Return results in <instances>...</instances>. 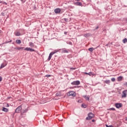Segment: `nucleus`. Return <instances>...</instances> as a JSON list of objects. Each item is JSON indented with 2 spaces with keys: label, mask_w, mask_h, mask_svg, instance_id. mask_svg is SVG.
Listing matches in <instances>:
<instances>
[{
  "label": "nucleus",
  "mask_w": 127,
  "mask_h": 127,
  "mask_svg": "<svg viewBox=\"0 0 127 127\" xmlns=\"http://www.w3.org/2000/svg\"><path fill=\"white\" fill-rule=\"evenodd\" d=\"M45 77H47V78H49V77H51V75H49V74H47Z\"/></svg>",
  "instance_id": "2f4dec72"
},
{
  "label": "nucleus",
  "mask_w": 127,
  "mask_h": 127,
  "mask_svg": "<svg viewBox=\"0 0 127 127\" xmlns=\"http://www.w3.org/2000/svg\"><path fill=\"white\" fill-rule=\"evenodd\" d=\"M77 0V1H79V0Z\"/></svg>",
  "instance_id": "de8ad7c7"
},
{
  "label": "nucleus",
  "mask_w": 127,
  "mask_h": 127,
  "mask_svg": "<svg viewBox=\"0 0 127 127\" xmlns=\"http://www.w3.org/2000/svg\"><path fill=\"white\" fill-rule=\"evenodd\" d=\"M5 107H6V108H8V107H9V105L8 104L6 103Z\"/></svg>",
  "instance_id": "72a5a7b5"
},
{
  "label": "nucleus",
  "mask_w": 127,
  "mask_h": 127,
  "mask_svg": "<svg viewBox=\"0 0 127 127\" xmlns=\"http://www.w3.org/2000/svg\"><path fill=\"white\" fill-rule=\"evenodd\" d=\"M126 20L127 21V18L126 19Z\"/></svg>",
  "instance_id": "8fccbe9b"
},
{
  "label": "nucleus",
  "mask_w": 127,
  "mask_h": 127,
  "mask_svg": "<svg viewBox=\"0 0 127 127\" xmlns=\"http://www.w3.org/2000/svg\"><path fill=\"white\" fill-rule=\"evenodd\" d=\"M71 55H68V56H67V57H68V58H70V57H71Z\"/></svg>",
  "instance_id": "ea45409f"
},
{
  "label": "nucleus",
  "mask_w": 127,
  "mask_h": 127,
  "mask_svg": "<svg viewBox=\"0 0 127 127\" xmlns=\"http://www.w3.org/2000/svg\"><path fill=\"white\" fill-rule=\"evenodd\" d=\"M6 65V63H3V64H1V66L0 67V69H2V68H3L4 67H5V65Z\"/></svg>",
  "instance_id": "4468645a"
},
{
  "label": "nucleus",
  "mask_w": 127,
  "mask_h": 127,
  "mask_svg": "<svg viewBox=\"0 0 127 127\" xmlns=\"http://www.w3.org/2000/svg\"><path fill=\"white\" fill-rule=\"evenodd\" d=\"M27 112H28V108H27L24 110H22L20 113L21 117H23V116H25V114H26Z\"/></svg>",
  "instance_id": "39448f33"
},
{
  "label": "nucleus",
  "mask_w": 127,
  "mask_h": 127,
  "mask_svg": "<svg viewBox=\"0 0 127 127\" xmlns=\"http://www.w3.org/2000/svg\"><path fill=\"white\" fill-rule=\"evenodd\" d=\"M2 4H6H6H7V3H6V2H5L4 1H3Z\"/></svg>",
  "instance_id": "e433bc0d"
},
{
  "label": "nucleus",
  "mask_w": 127,
  "mask_h": 127,
  "mask_svg": "<svg viewBox=\"0 0 127 127\" xmlns=\"http://www.w3.org/2000/svg\"><path fill=\"white\" fill-rule=\"evenodd\" d=\"M71 85H80V81L79 80H76V81H74L73 82L71 83Z\"/></svg>",
  "instance_id": "6e6552de"
},
{
  "label": "nucleus",
  "mask_w": 127,
  "mask_h": 127,
  "mask_svg": "<svg viewBox=\"0 0 127 127\" xmlns=\"http://www.w3.org/2000/svg\"><path fill=\"white\" fill-rule=\"evenodd\" d=\"M2 111V112H5L6 113H7V112H8V109L3 107Z\"/></svg>",
  "instance_id": "2eb2a0df"
},
{
  "label": "nucleus",
  "mask_w": 127,
  "mask_h": 127,
  "mask_svg": "<svg viewBox=\"0 0 127 127\" xmlns=\"http://www.w3.org/2000/svg\"><path fill=\"white\" fill-rule=\"evenodd\" d=\"M29 46L30 47H34V44H33V43H32V42H30L29 43Z\"/></svg>",
  "instance_id": "412c9836"
},
{
  "label": "nucleus",
  "mask_w": 127,
  "mask_h": 127,
  "mask_svg": "<svg viewBox=\"0 0 127 127\" xmlns=\"http://www.w3.org/2000/svg\"><path fill=\"white\" fill-rule=\"evenodd\" d=\"M98 28H99V26L96 27L95 29V30H97V29H98Z\"/></svg>",
  "instance_id": "a19ab883"
},
{
  "label": "nucleus",
  "mask_w": 127,
  "mask_h": 127,
  "mask_svg": "<svg viewBox=\"0 0 127 127\" xmlns=\"http://www.w3.org/2000/svg\"><path fill=\"white\" fill-rule=\"evenodd\" d=\"M61 12V9L59 8H56L55 9V13H56L57 14L59 13L60 12Z\"/></svg>",
  "instance_id": "9b49d317"
},
{
  "label": "nucleus",
  "mask_w": 127,
  "mask_h": 127,
  "mask_svg": "<svg viewBox=\"0 0 127 127\" xmlns=\"http://www.w3.org/2000/svg\"><path fill=\"white\" fill-rule=\"evenodd\" d=\"M74 4H75V5H79V6H82V3L81 2H74Z\"/></svg>",
  "instance_id": "f8f14e48"
},
{
  "label": "nucleus",
  "mask_w": 127,
  "mask_h": 127,
  "mask_svg": "<svg viewBox=\"0 0 127 127\" xmlns=\"http://www.w3.org/2000/svg\"><path fill=\"white\" fill-rule=\"evenodd\" d=\"M126 121H127V119H126Z\"/></svg>",
  "instance_id": "09e8293b"
},
{
  "label": "nucleus",
  "mask_w": 127,
  "mask_h": 127,
  "mask_svg": "<svg viewBox=\"0 0 127 127\" xmlns=\"http://www.w3.org/2000/svg\"><path fill=\"white\" fill-rule=\"evenodd\" d=\"M3 2V1L0 0V3H2Z\"/></svg>",
  "instance_id": "79ce46f5"
},
{
  "label": "nucleus",
  "mask_w": 127,
  "mask_h": 127,
  "mask_svg": "<svg viewBox=\"0 0 127 127\" xmlns=\"http://www.w3.org/2000/svg\"><path fill=\"white\" fill-rule=\"evenodd\" d=\"M110 111H116V109L112 108L110 109Z\"/></svg>",
  "instance_id": "7c9ffc66"
},
{
  "label": "nucleus",
  "mask_w": 127,
  "mask_h": 127,
  "mask_svg": "<svg viewBox=\"0 0 127 127\" xmlns=\"http://www.w3.org/2000/svg\"><path fill=\"white\" fill-rule=\"evenodd\" d=\"M104 83H105V84H110V83H111V80H106L105 81H104Z\"/></svg>",
  "instance_id": "f3484780"
},
{
  "label": "nucleus",
  "mask_w": 127,
  "mask_h": 127,
  "mask_svg": "<svg viewBox=\"0 0 127 127\" xmlns=\"http://www.w3.org/2000/svg\"><path fill=\"white\" fill-rule=\"evenodd\" d=\"M12 40H10L9 42H12Z\"/></svg>",
  "instance_id": "49530a36"
},
{
  "label": "nucleus",
  "mask_w": 127,
  "mask_h": 127,
  "mask_svg": "<svg viewBox=\"0 0 127 127\" xmlns=\"http://www.w3.org/2000/svg\"><path fill=\"white\" fill-rule=\"evenodd\" d=\"M1 33H2V31L0 30V36H1Z\"/></svg>",
  "instance_id": "c9c22d12"
},
{
  "label": "nucleus",
  "mask_w": 127,
  "mask_h": 127,
  "mask_svg": "<svg viewBox=\"0 0 127 127\" xmlns=\"http://www.w3.org/2000/svg\"><path fill=\"white\" fill-rule=\"evenodd\" d=\"M83 98H84V99H85V100H87V101H89L90 100L89 97L87 96L86 95H84Z\"/></svg>",
  "instance_id": "aec40b11"
},
{
  "label": "nucleus",
  "mask_w": 127,
  "mask_h": 127,
  "mask_svg": "<svg viewBox=\"0 0 127 127\" xmlns=\"http://www.w3.org/2000/svg\"><path fill=\"white\" fill-rule=\"evenodd\" d=\"M62 20H64V22H66L67 21H68V19L67 18H64V19H63Z\"/></svg>",
  "instance_id": "c85d7f7f"
},
{
  "label": "nucleus",
  "mask_w": 127,
  "mask_h": 127,
  "mask_svg": "<svg viewBox=\"0 0 127 127\" xmlns=\"http://www.w3.org/2000/svg\"><path fill=\"white\" fill-rule=\"evenodd\" d=\"M83 74L85 75H89V73H87V72H84Z\"/></svg>",
  "instance_id": "4c0bfd02"
},
{
  "label": "nucleus",
  "mask_w": 127,
  "mask_h": 127,
  "mask_svg": "<svg viewBox=\"0 0 127 127\" xmlns=\"http://www.w3.org/2000/svg\"><path fill=\"white\" fill-rule=\"evenodd\" d=\"M111 81L112 82H115V81H116V78H111Z\"/></svg>",
  "instance_id": "c756f323"
},
{
  "label": "nucleus",
  "mask_w": 127,
  "mask_h": 127,
  "mask_svg": "<svg viewBox=\"0 0 127 127\" xmlns=\"http://www.w3.org/2000/svg\"><path fill=\"white\" fill-rule=\"evenodd\" d=\"M90 33H87V34H85L83 35V36L84 37H89V36H90Z\"/></svg>",
  "instance_id": "5701e85b"
},
{
  "label": "nucleus",
  "mask_w": 127,
  "mask_h": 127,
  "mask_svg": "<svg viewBox=\"0 0 127 127\" xmlns=\"http://www.w3.org/2000/svg\"><path fill=\"white\" fill-rule=\"evenodd\" d=\"M14 49L15 50H20V49H23V47H18L15 48Z\"/></svg>",
  "instance_id": "a211bd4d"
},
{
  "label": "nucleus",
  "mask_w": 127,
  "mask_h": 127,
  "mask_svg": "<svg viewBox=\"0 0 127 127\" xmlns=\"http://www.w3.org/2000/svg\"><path fill=\"white\" fill-rule=\"evenodd\" d=\"M115 107H116L117 109H120V108H122L123 107V104L122 103H116Z\"/></svg>",
  "instance_id": "1a4fd4ad"
},
{
  "label": "nucleus",
  "mask_w": 127,
  "mask_h": 127,
  "mask_svg": "<svg viewBox=\"0 0 127 127\" xmlns=\"http://www.w3.org/2000/svg\"><path fill=\"white\" fill-rule=\"evenodd\" d=\"M87 1H88V2L91 1V0H86Z\"/></svg>",
  "instance_id": "c03bdc74"
},
{
  "label": "nucleus",
  "mask_w": 127,
  "mask_h": 127,
  "mask_svg": "<svg viewBox=\"0 0 127 127\" xmlns=\"http://www.w3.org/2000/svg\"><path fill=\"white\" fill-rule=\"evenodd\" d=\"M67 44H69V45H73V44L71 42H67Z\"/></svg>",
  "instance_id": "cd10ccee"
},
{
  "label": "nucleus",
  "mask_w": 127,
  "mask_h": 127,
  "mask_svg": "<svg viewBox=\"0 0 127 127\" xmlns=\"http://www.w3.org/2000/svg\"><path fill=\"white\" fill-rule=\"evenodd\" d=\"M88 117L86 118V120L87 121H90V120H92V119H93V118H94L95 117V115H94V114H92V113H89L88 114Z\"/></svg>",
  "instance_id": "7ed1b4c3"
},
{
  "label": "nucleus",
  "mask_w": 127,
  "mask_h": 127,
  "mask_svg": "<svg viewBox=\"0 0 127 127\" xmlns=\"http://www.w3.org/2000/svg\"><path fill=\"white\" fill-rule=\"evenodd\" d=\"M89 51H90V52H93L94 51V48H90L88 49Z\"/></svg>",
  "instance_id": "a878e982"
},
{
  "label": "nucleus",
  "mask_w": 127,
  "mask_h": 127,
  "mask_svg": "<svg viewBox=\"0 0 127 127\" xmlns=\"http://www.w3.org/2000/svg\"><path fill=\"white\" fill-rule=\"evenodd\" d=\"M24 50H26V51H30V52H34V51H35L34 49L30 48H26Z\"/></svg>",
  "instance_id": "9d476101"
},
{
  "label": "nucleus",
  "mask_w": 127,
  "mask_h": 127,
  "mask_svg": "<svg viewBox=\"0 0 127 127\" xmlns=\"http://www.w3.org/2000/svg\"><path fill=\"white\" fill-rule=\"evenodd\" d=\"M14 35L16 36H20V35H21V34H20V33L19 32H15L14 33Z\"/></svg>",
  "instance_id": "ddd939ff"
},
{
  "label": "nucleus",
  "mask_w": 127,
  "mask_h": 127,
  "mask_svg": "<svg viewBox=\"0 0 127 127\" xmlns=\"http://www.w3.org/2000/svg\"><path fill=\"white\" fill-rule=\"evenodd\" d=\"M92 123H95V120H92Z\"/></svg>",
  "instance_id": "37998d69"
},
{
  "label": "nucleus",
  "mask_w": 127,
  "mask_h": 127,
  "mask_svg": "<svg viewBox=\"0 0 127 127\" xmlns=\"http://www.w3.org/2000/svg\"><path fill=\"white\" fill-rule=\"evenodd\" d=\"M1 81H2V78L0 76V82H1Z\"/></svg>",
  "instance_id": "58836bf2"
},
{
  "label": "nucleus",
  "mask_w": 127,
  "mask_h": 127,
  "mask_svg": "<svg viewBox=\"0 0 127 127\" xmlns=\"http://www.w3.org/2000/svg\"><path fill=\"white\" fill-rule=\"evenodd\" d=\"M71 69H72V70H75V68L72 67Z\"/></svg>",
  "instance_id": "a18cd8bd"
},
{
  "label": "nucleus",
  "mask_w": 127,
  "mask_h": 127,
  "mask_svg": "<svg viewBox=\"0 0 127 127\" xmlns=\"http://www.w3.org/2000/svg\"><path fill=\"white\" fill-rule=\"evenodd\" d=\"M117 80L119 82H121L123 80V76H119L118 77Z\"/></svg>",
  "instance_id": "dca6fc26"
},
{
  "label": "nucleus",
  "mask_w": 127,
  "mask_h": 127,
  "mask_svg": "<svg viewBox=\"0 0 127 127\" xmlns=\"http://www.w3.org/2000/svg\"><path fill=\"white\" fill-rule=\"evenodd\" d=\"M124 86H126V87H127V82L124 83Z\"/></svg>",
  "instance_id": "f704fd0d"
},
{
  "label": "nucleus",
  "mask_w": 127,
  "mask_h": 127,
  "mask_svg": "<svg viewBox=\"0 0 127 127\" xmlns=\"http://www.w3.org/2000/svg\"><path fill=\"white\" fill-rule=\"evenodd\" d=\"M59 51V50H55L54 52H52L49 56V58L48 59V61H50V60H51V58H52V55H54V54H55V53H57V52H58Z\"/></svg>",
  "instance_id": "f257e3e1"
},
{
  "label": "nucleus",
  "mask_w": 127,
  "mask_h": 127,
  "mask_svg": "<svg viewBox=\"0 0 127 127\" xmlns=\"http://www.w3.org/2000/svg\"><path fill=\"white\" fill-rule=\"evenodd\" d=\"M123 43H126V42H127V39L125 38L124 39H123Z\"/></svg>",
  "instance_id": "bb28decb"
},
{
  "label": "nucleus",
  "mask_w": 127,
  "mask_h": 127,
  "mask_svg": "<svg viewBox=\"0 0 127 127\" xmlns=\"http://www.w3.org/2000/svg\"><path fill=\"white\" fill-rule=\"evenodd\" d=\"M20 0L22 2V3H24V2H25V1H26V0Z\"/></svg>",
  "instance_id": "473e14b6"
},
{
  "label": "nucleus",
  "mask_w": 127,
  "mask_h": 127,
  "mask_svg": "<svg viewBox=\"0 0 127 127\" xmlns=\"http://www.w3.org/2000/svg\"><path fill=\"white\" fill-rule=\"evenodd\" d=\"M56 50H59L58 52H61L62 53H69V50H67L66 48H63Z\"/></svg>",
  "instance_id": "20e7f679"
},
{
  "label": "nucleus",
  "mask_w": 127,
  "mask_h": 127,
  "mask_svg": "<svg viewBox=\"0 0 127 127\" xmlns=\"http://www.w3.org/2000/svg\"><path fill=\"white\" fill-rule=\"evenodd\" d=\"M88 75L89 76H95V73H93L92 72H89Z\"/></svg>",
  "instance_id": "4be33fe9"
},
{
  "label": "nucleus",
  "mask_w": 127,
  "mask_h": 127,
  "mask_svg": "<svg viewBox=\"0 0 127 127\" xmlns=\"http://www.w3.org/2000/svg\"><path fill=\"white\" fill-rule=\"evenodd\" d=\"M81 107H82V108H87V105L83 103L81 105Z\"/></svg>",
  "instance_id": "393cba45"
},
{
  "label": "nucleus",
  "mask_w": 127,
  "mask_h": 127,
  "mask_svg": "<svg viewBox=\"0 0 127 127\" xmlns=\"http://www.w3.org/2000/svg\"><path fill=\"white\" fill-rule=\"evenodd\" d=\"M21 110H22V106L20 105L16 109L15 113H21Z\"/></svg>",
  "instance_id": "423d86ee"
},
{
  "label": "nucleus",
  "mask_w": 127,
  "mask_h": 127,
  "mask_svg": "<svg viewBox=\"0 0 127 127\" xmlns=\"http://www.w3.org/2000/svg\"><path fill=\"white\" fill-rule=\"evenodd\" d=\"M67 97H71V96H72L73 98L76 97V93L74 91H69L67 93Z\"/></svg>",
  "instance_id": "f03ea898"
},
{
  "label": "nucleus",
  "mask_w": 127,
  "mask_h": 127,
  "mask_svg": "<svg viewBox=\"0 0 127 127\" xmlns=\"http://www.w3.org/2000/svg\"><path fill=\"white\" fill-rule=\"evenodd\" d=\"M127 90L122 92V98H127Z\"/></svg>",
  "instance_id": "0eeeda50"
},
{
  "label": "nucleus",
  "mask_w": 127,
  "mask_h": 127,
  "mask_svg": "<svg viewBox=\"0 0 127 127\" xmlns=\"http://www.w3.org/2000/svg\"><path fill=\"white\" fill-rule=\"evenodd\" d=\"M56 96L57 97H61L62 95H61V92H58L56 94Z\"/></svg>",
  "instance_id": "6ab92c4d"
},
{
  "label": "nucleus",
  "mask_w": 127,
  "mask_h": 127,
  "mask_svg": "<svg viewBox=\"0 0 127 127\" xmlns=\"http://www.w3.org/2000/svg\"><path fill=\"white\" fill-rule=\"evenodd\" d=\"M16 42L17 44H20L21 43V41L20 40H16Z\"/></svg>",
  "instance_id": "b1692460"
}]
</instances>
